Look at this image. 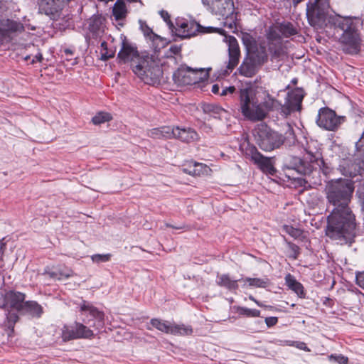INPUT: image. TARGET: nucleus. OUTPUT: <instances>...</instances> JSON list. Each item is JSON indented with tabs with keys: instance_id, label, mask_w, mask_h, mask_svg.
Listing matches in <instances>:
<instances>
[{
	"instance_id": "338daca9",
	"label": "nucleus",
	"mask_w": 364,
	"mask_h": 364,
	"mask_svg": "<svg viewBox=\"0 0 364 364\" xmlns=\"http://www.w3.org/2000/svg\"><path fill=\"white\" fill-rule=\"evenodd\" d=\"M166 227H170V228H174V229H176V230H181V229L183 228V226L176 227V226L171 225L170 224H166Z\"/></svg>"
},
{
	"instance_id": "bf43d9fd",
	"label": "nucleus",
	"mask_w": 364,
	"mask_h": 364,
	"mask_svg": "<svg viewBox=\"0 0 364 364\" xmlns=\"http://www.w3.org/2000/svg\"><path fill=\"white\" fill-rule=\"evenodd\" d=\"M20 28V24L16 22H11L9 25V29L12 31H17Z\"/></svg>"
},
{
	"instance_id": "aec40b11",
	"label": "nucleus",
	"mask_w": 364,
	"mask_h": 364,
	"mask_svg": "<svg viewBox=\"0 0 364 364\" xmlns=\"http://www.w3.org/2000/svg\"><path fill=\"white\" fill-rule=\"evenodd\" d=\"M246 56L251 59L259 67H262L264 63L268 61L269 55L267 50L264 43H259L257 46H254L250 48Z\"/></svg>"
},
{
	"instance_id": "603ef678",
	"label": "nucleus",
	"mask_w": 364,
	"mask_h": 364,
	"mask_svg": "<svg viewBox=\"0 0 364 364\" xmlns=\"http://www.w3.org/2000/svg\"><path fill=\"white\" fill-rule=\"evenodd\" d=\"M278 322V318L276 316L267 317L265 318V323L268 327L275 326Z\"/></svg>"
},
{
	"instance_id": "c9c22d12",
	"label": "nucleus",
	"mask_w": 364,
	"mask_h": 364,
	"mask_svg": "<svg viewBox=\"0 0 364 364\" xmlns=\"http://www.w3.org/2000/svg\"><path fill=\"white\" fill-rule=\"evenodd\" d=\"M112 119L111 114L107 112H100L92 118V122L95 125L110 121Z\"/></svg>"
},
{
	"instance_id": "5fc2aeb1",
	"label": "nucleus",
	"mask_w": 364,
	"mask_h": 364,
	"mask_svg": "<svg viewBox=\"0 0 364 364\" xmlns=\"http://www.w3.org/2000/svg\"><path fill=\"white\" fill-rule=\"evenodd\" d=\"M296 348H298L301 350H303L304 351H306V352L310 351V349L308 348L306 344L304 342H296Z\"/></svg>"
},
{
	"instance_id": "c03bdc74",
	"label": "nucleus",
	"mask_w": 364,
	"mask_h": 364,
	"mask_svg": "<svg viewBox=\"0 0 364 364\" xmlns=\"http://www.w3.org/2000/svg\"><path fill=\"white\" fill-rule=\"evenodd\" d=\"M18 316L16 313L9 312L7 315V327L11 330V332L14 331V324L18 321Z\"/></svg>"
},
{
	"instance_id": "4be33fe9",
	"label": "nucleus",
	"mask_w": 364,
	"mask_h": 364,
	"mask_svg": "<svg viewBox=\"0 0 364 364\" xmlns=\"http://www.w3.org/2000/svg\"><path fill=\"white\" fill-rule=\"evenodd\" d=\"M43 314V307L36 301H25L20 312L21 315H28L35 318H40Z\"/></svg>"
},
{
	"instance_id": "e433bc0d",
	"label": "nucleus",
	"mask_w": 364,
	"mask_h": 364,
	"mask_svg": "<svg viewBox=\"0 0 364 364\" xmlns=\"http://www.w3.org/2000/svg\"><path fill=\"white\" fill-rule=\"evenodd\" d=\"M245 281L249 283L250 286H252V287H260V288H265L269 284V281L268 279H260V278L247 277L245 279Z\"/></svg>"
},
{
	"instance_id": "473e14b6",
	"label": "nucleus",
	"mask_w": 364,
	"mask_h": 364,
	"mask_svg": "<svg viewBox=\"0 0 364 364\" xmlns=\"http://www.w3.org/2000/svg\"><path fill=\"white\" fill-rule=\"evenodd\" d=\"M48 275L50 278L61 279L62 278H69L73 275L71 269L68 268H59L55 271L49 272Z\"/></svg>"
},
{
	"instance_id": "4c0bfd02",
	"label": "nucleus",
	"mask_w": 364,
	"mask_h": 364,
	"mask_svg": "<svg viewBox=\"0 0 364 364\" xmlns=\"http://www.w3.org/2000/svg\"><path fill=\"white\" fill-rule=\"evenodd\" d=\"M279 31H277L275 28L270 27L267 30L266 37L267 40V43L270 42H279L281 41V36H280Z\"/></svg>"
},
{
	"instance_id": "423d86ee",
	"label": "nucleus",
	"mask_w": 364,
	"mask_h": 364,
	"mask_svg": "<svg viewBox=\"0 0 364 364\" xmlns=\"http://www.w3.org/2000/svg\"><path fill=\"white\" fill-rule=\"evenodd\" d=\"M304 150L306 151L305 159L296 158L294 159L295 166L293 168L299 173L308 177L312 176L314 178L319 176L321 170L324 166V161L318 142L314 140L308 141Z\"/></svg>"
},
{
	"instance_id": "a19ab883",
	"label": "nucleus",
	"mask_w": 364,
	"mask_h": 364,
	"mask_svg": "<svg viewBox=\"0 0 364 364\" xmlns=\"http://www.w3.org/2000/svg\"><path fill=\"white\" fill-rule=\"evenodd\" d=\"M112 255L107 254H95L91 256V259L94 263L100 264L107 262L111 259Z\"/></svg>"
},
{
	"instance_id": "c756f323",
	"label": "nucleus",
	"mask_w": 364,
	"mask_h": 364,
	"mask_svg": "<svg viewBox=\"0 0 364 364\" xmlns=\"http://www.w3.org/2000/svg\"><path fill=\"white\" fill-rule=\"evenodd\" d=\"M187 28L184 34H177L178 36L181 38H189L192 36H196L198 31H200V25L194 20H190L188 21Z\"/></svg>"
},
{
	"instance_id": "69168bd1",
	"label": "nucleus",
	"mask_w": 364,
	"mask_h": 364,
	"mask_svg": "<svg viewBox=\"0 0 364 364\" xmlns=\"http://www.w3.org/2000/svg\"><path fill=\"white\" fill-rule=\"evenodd\" d=\"M64 53L66 54V55H73V50L70 48H66L64 50Z\"/></svg>"
},
{
	"instance_id": "5701e85b",
	"label": "nucleus",
	"mask_w": 364,
	"mask_h": 364,
	"mask_svg": "<svg viewBox=\"0 0 364 364\" xmlns=\"http://www.w3.org/2000/svg\"><path fill=\"white\" fill-rule=\"evenodd\" d=\"M238 280L231 279L230 274L218 273L216 277V284L220 287H223L230 291H235L238 289Z\"/></svg>"
},
{
	"instance_id": "58836bf2",
	"label": "nucleus",
	"mask_w": 364,
	"mask_h": 364,
	"mask_svg": "<svg viewBox=\"0 0 364 364\" xmlns=\"http://www.w3.org/2000/svg\"><path fill=\"white\" fill-rule=\"evenodd\" d=\"M237 313L240 315L245 316L247 317H259L260 316V311L259 310L248 309L243 306L237 308Z\"/></svg>"
},
{
	"instance_id": "8fccbe9b",
	"label": "nucleus",
	"mask_w": 364,
	"mask_h": 364,
	"mask_svg": "<svg viewBox=\"0 0 364 364\" xmlns=\"http://www.w3.org/2000/svg\"><path fill=\"white\" fill-rule=\"evenodd\" d=\"M147 135L153 139H162L161 127L148 130Z\"/></svg>"
},
{
	"instance_id": "7ed1b4c3",
	"label": "nucleus",
	"mask_w": 364,
	"mask_h": 364,
	"mask_svg": "<svg viewBox=\"0 0 364 364\" xmlns=\"http://www.w3.org/2000/svg\"><path fill=\"white\" fill-rule=\"evenodd\" d=\"M122 47L117 54L119 63H131L132 71L146 84L160 82L163 72L156 60L149 55H139L136 46L130 43L125 36H121Z\"/></svg>"
},
{
	"instance_id": "6ab92c4d",
	"label": "nucleus",
	"mask_w": 364,
	"mask_h": 364,
	"mask_svg": "<svg viewBox=\"0 0 364 364\" xmlns=\"http://www.w3.org/2000/svg\"><path fill=\"white\" fill-rule=\"evenodd\" d=\"M80 311L84 313L87 316H90L95 321L90 326H93L97 329L102 328L104 325V313L99 311L96 307L92 306L90 303L83 301L80 305Z\"/></svg>"
},
{
	"instance_id": "39448f33",
	"label": "nucleus",
	"mask_w": 364,
	"mask_h": 364,
	"mask_svg": "<svg viewBox=\"0 0 364 364\" xmlns=\"http://www.w3.org/2000/svg\"><path fill=\"white\" fill-rule=\"evenodd\" d=\"M256 143L264 151L279 149L287 143L290 145L295 141V134L291 128L282 134L268 127L266 124H258L254 130Z\"/></svg>"
},
{
	"instance_id": "13d9d810",
	"label": "nucleus",
	"mask_w": 364,
	"mask_h": 364,
	"mask_svg": "<svg viewBox=\"0 0 364 364\" xmlns=\"http://www.w3.org/2000/svg\"><path fill=\"white\" fill-rule=\"evenodd\" d=\"M43 60V55L41 53H38L31 60V64H34L36 62H41Z\"/></svg>"
},
{
	"instance_id": "9b49d317",
	"label": "nucleus",
	"mask_w": 364,
	"mask_h": 364,
	"mask_svg": "<svg viewBox=\"0 0 364 364\" xmlns=\"http://www.w3.org/2000/svg\"><path fill=\"white\" fill-rule=\"evenodd\" d=\"M93 331L82 323L75 322L73 325H65L62 329L61 337L64 342L79 338H91Z\"/></svg>"
},
{
	"instance_id": "7c9ffc66",
	"label": "nucleus",
	"mask_w": 364,
	"mask_h": 364,
	"mask_svg": "<svg viewBox=\"0 0 364 364\" xmlns=\"http://www.w3.org/2000/svg\"><path fill=\"white\" fill-rule=\"evenodd\" d=\"M204 113L210 114L214 118H220L225 109L215 104L205 103L202 105Z\"/></svg>"
},
{
	"instance_id": "c85d7f7f",
	"label": "nucleus",
	"mask_w": 364,
	"mask_h": 364,
	"mask_svg": "<svg viewBox=\"0 0 364 364\" xmlns=\"http://www.w3.org/2000/svg\"><path fill=\"white\" fill-rule=\"evenodd\" d=\"M127 14L126 4L124 0H117L112 9V14L117 21L124 18Z\"/></svg>"
},
{
	"instance_id": "20e7f679",
	"label": "nucleus",
	"mask_w": 364,
	"mask_h": 364,
	"mask_svg": "<svg viewBox=\"0 0 364 364\" xmlns=\"http://www.w3.org/2000/svg\"><path fill=\"white\" fill-rule=\"evenodd\" d=\"M329 23L333 27L334 35L342 51L351 55L358 54L363 43L360 19L352 16H336L330 18Z\"/></svg>"
},
{
	"instance_id": "680f3d73",
	"label": "nucleus",
	"mask_w": 364,
	"mask_h": 364,
	"mask_svg": "<svg viewBox=\"0 0 364 364\" xmlns=\"http://www.w3.org/2000/svg\"><path fill=\"white\" fill-rule=\"evenodd\" d=\"M211 91L214 94H218L219 93V91H220V87L218 84H214L213 86H212V89H211Z\"/></svg>"
},
{
	"instance_id": "052dcab7",
	"label": "nucleus",
	"mask_w": 364,
	"mask_h": 364,
	"mask_svg": "<svg viewBox=\"0 0 364 364\" xmlns=\"http://www.w3.org/2000/svg\"><path fill=\"white\" fill-rule=\"evenodd\" d=\"M114 56V53L108 54V53H105L102 54L101 59L103 60H107L109 58H111Z\"/></svg>"
},
{
	"instance_id": "49530a36",
	"label": "nucleus",
	"mask_w": 364,
	"mask_h": 364,
	"mask_svg": "<svg viewBox=\"0 0 364 364\" xmlns=\"http://www.w3.org/2000/svg\"><path fill=\"white\" fill-rule=\"evenodd\" d=\"M181 51V46L172 45V46H171V47L168 50L167 53H166V56L168 58L176 60L174 55L180 54Z\"/></svg>"
},
{
	"instance_id": "ddd939ff",
	"label": "nucleus",
	"mask_w": 364,
	"mask_h": 364,
	"mask_svg": "<svg viewBox=\"0 0 364 364\" xmlns=\"http://www.w3.org/2000/svg\"><path fill=\"white\" fill-rule=\"evenodd\" d=\"M73 0H41L39 12L48 16L51 20L60 18L64 7Z\"/></svg>"
},
{
	"instance_id": "0e129e2a",
	"label": "nucleus",
	"mask_w": 364,
	"mask_h": 364,
	"mask_svg": "<svg viewBox=\"0 0 364 364\" xmlns=\"http://www.w3.org/2000/svg\"><path fill=\"white\" fill-rule=\"evenodd\" d=\"M228 93H234L236 91V88L234 86H230L228 87H226Z\"/></svg>"
},
{
	"instance_id": "412c9836",
	"label": "nucleus",
	"mask_w": 364,
	"mask_h": 364,
	"mask_svg": "<svg viewBox=\"0 0 364 364\" xmlns=\"http://www.w3.org/2000/svg\"><path fill=\"white\" fill-rule=\"evenodd\" d=\"M259 68L258 65L245 55L240 67L237 68V73L241 76L252 77L258 72Z\"/></svg>"
},
{
	"instance_id": "ea45409f",
	"label": "nucleus",
	"mask_w": 364,
	"mask_h": 364,
	"mask_svg": "<svg viewBox=\"0 0 364 364\" xmlns=\"http://www.w3.org/2000/svg\"><path fill=\"white\" fill-rule=\"evenodd\" d=\"M355 156L360 157L362 160H364V131L358 141L355 143Z\"/></svg>"
},
{
	"instance_id": "774afa93",
	"label": "nucleus",
	"mask_w": 364,
	"mask_h": 364,
	"mask_svg": "<svg viewBox=\"0 0 364 364\" xmlns=\"http://www.w3.org/2000/svg\"><path fill=\"white\" fill-rule=\"evenodd\" d=\"M304 0H293V4L294 6H296L297 4H299V3H301Z\"/></svg>"
},
{
	"instance_id": "4468645a",
	"label": "nucleus",
	"mask_w": 364,
	"mask_h": 364,
	"mask_svg": "<svg viewBox=\"0 0 364 364\" xmlns=\"http://www.w3.org/2000/svg\"><path fill=\"white\" fill-rule=\"evenodd\" d=\"M246 153L263 173L270 176L275 175L277 170L271 158L262 155L255 146H249Z\"/></svg>"
},
{
	"instance_id": "72a5a7b5",
	"label": "nucleus",
	"mask_w": 364,
	"mask_h": 364,
	"mask_svg": "<svg viewBox=\"0 0 364 364\" xmlns=\"http://www.w3.org/2000/svg\"><path fill=\"white\" fill-rule=\"evenodd\" d=\"M141 29L144 36L152 41V46H154V43L158 41H163V38L157 34L154 33L152 29L148 26L146 25L144 27L141 26Z\"/></svg>"
},
{
	"instance_id": "0eeeda50",
	"label": "nucleus",
	"mask_w": 364,
	"mask_h": 364,
	"mask_svg": "<svg viewBox=\"0 0 364 364\" xmlns=\"http://www.w3.org/2000/svg\"><path fill=\"white\" fill-rule=\"evenodd\" d=\"M202 3L213 14L225 17V26L237 28V13L233 0H202Z\"/></svg>"
},
{
	"instance_id": "f257e3e1",
	"label": "nucleus",
	"mask_w": 364,
	"mask_h": 364,
	"mask_svg": "<svg viewBox=\"0 0 364 364\" xmlns=\"http://www.w3.org/2000/svg\"><path fill=\"white\" fill-rule=\"evenodd\" d=\"M355 191L352 179L339 178L327 183L325 193L333 208L327 218L326 235L341 244L350 245L356 237L355 215L350 207Z\"/></svg>"
},
{
	"instance_id": "de8ad7c7",
	"label": "nucleus",
	"mask_w": 364,
	"mask_h": 364,
	"mask_svg": "<svg viewBox=\"0 0 364 364\" xmlns=\"http://www.w3.org/2000/svg\"><path fill=\"white\" fill-rule=\"evenodd\" d=\"M188 20L183 19V18H177L176 19V26H177V31L178 33L177 34H184L186 32V28H187V23Z\"/></svg>"
},
{
	"instance_id": "f3484780",
	"label": "nucleus",
	"mask_w": 364,
	"mask_h": 364,
	"mask_svg": "<svg viewBox=\"0 0 364 364\" xmlns=\"http://www.w3.org/2000/svg\"><path fill=\"white\" fill-rule=\"evenodd\" d=\"M26 295L19 291H9L3 296L2 308L12 309L20 314L25 302Z\"/></svg>"
},
{
	"instance_id": "6e6552de",
	"label": "nucleus",
	"mask_w": 364,
	"mask_h": 364,
	"mask_svg": "<svg viewBox=\"0 0 364 364\" xmlns=\"http://www.w3.org/2000/svg\"><path fill=\"white\" fill-rule=\"evenodd\" d=\"M328 0H309L306 4V16L311 26L321 27L328 12Z\"/></svg>"
},
{
	"instance_id": "79ce46f5",
	"label": "nucleus",
	"mask_w": 364,
	"mask_h": 364,
	"mask_svg": "<svg viewBox=\"0 0 364 364\" xmlns=\"http://www.w3.org/2000/svg\"><path fill=\"white\" fill-rule=\"evenodd\" d=\"M243 44L245 46L247 52L250 50V48L254 46H257L258 43L256 42L255 38L250 34L245 33L242 38Z\"/></svg>"
},
{
	"instance_id": "a878e982",
	"label": "nucleus",
	"mask_w": 364,
	"mask_h": 364,
	"mask_svg": "<svg viewBox=\"0 0 364 364\" xmlns=\"http://www.w3.org/2000/svg\"><path fill=\"white\" fill-rule=\"evenodd\" d=\"M285 283L289 289L294 291L298 295V296L300 298H305L306 294L304 292L303 285L296 281L293 275L291 274H287L285 276Z\"/></svg>"
},
{
	"instance_id": "2eb2a0df",
	"label": "nucleus",
	"mask_w": 364,
	"mask_h": 364,
	"mask_svg": "<svg viewBox=\"0 0 364 364\" xmlns=\"http://www.w3.org/2000/svg\"><path fill=\"white\" fill-rule=\"evenodd\" d=\"M304 94L301 89H296L288 94V97L284 105L280 103L279 107H281L282 112L288 116L291 113L300 111L301 109V103L304 99Z\"/></svg>"
},
{
	"instance_id": "9d476101",
	"label": "nucleus",
	"mask_w": 364,
	"mask_h": 364,
	"mask_svg": "<svg viewBox=\"0 0 364 364\" xmlns=\"http://www.w3.org/2000/svg\"><path fill=\"white\" fill-rule=\"evenodd\" d=\"M150 323L153 327L166 333L175 336H188L193 333V328L191 326L172 323L158 318H152Z\"/></svg>"
},
{
	"instance_id": "b1692460",
	"label": "nucleus",
	"mask_w": 364,
	"mask_h": 364,
	"mask_svg": "<svg viewBox=\"0 0 364 364\" xmlns=\"http://www.w3.org/2000/svg\"><path fill=\"white\" fill-rule=\"evenodd\" d=\"M175 133V139L183 142L189 143L198 139L197 132L191 128L186 129L176 127Z\"/></svg>"
},
{
	"instance_id": "e2e57ef3",
	"label": "nucleus",
	"mask_w": 364,
	"mask_h": 364,
	"mask_svg": "<svg viewBox=\"0 0 364 364\" xmlns=\"http://www.w3.org/2000/svg\"><path fill=\"white\" fill-rule=\"evenodd\" d=\"M249 299L250 300L253 301L257 306H261V307L263 306V305L259 301L256 300L253 296L250 295L249 296Z\"/></svg>"
},
{
	"instance_id": "cd10ccee",
	"label": "nucleus",
	"mask_w": 364,
	"mask_h": 364,
	"mask_svg": "<svg viewBox=\"0 0 364 364\" xmlns=\"http://www.w3.org/2000/svg\"><path fill=\"white\" fill-rule=\"evenodd\" d=\"M267 46L271 55V60H279L284 55V50L282 41L270 42L267 43Z\"/></svg>"
},
{
	"instance_id": "a18cd8bd",
	"label": "nucleus",
	"mask_w": 364,
	"mask_h": 364,
	"mask_svg": "<svg viewBox=\"0 0 364 364\" xmlns=\"http://www.w3.org/2000/svg\"><path fill=\"white\" fill-rule=\"evenodd\" d=\"M328 360L331 362H335L338 364H348V358L346 356H344L342 354L336 355V354H331L328 355Z\"/></svg>"
},
{
	"instance_id": "f8f14e48",
	"label": "nucleus",
	"mask_w": 364,
	"mask_h": 364,
	"mask_svg": "<svg viewBox=\"0 0 364 364\" xmlns=\"http://www.w3.org/2000/svg\"><path fill=\"white\" fill-rule=\"evenodd\" d=\"M316 124L323 129L334 131L341 124V118L330 108L323 107L318 110Z\"/></svg>"
},
{
	"instance_id": "a211bd4d",
	"label": "nucleus",
	"mask_w": 364,
	"mask_h": 364,
	"mask_svg": "<svg viewBox=\"0 0 364 364\" xmlns=\"http://www.w3.org/2000/svg\"><path fill=\"white\" fill-rule=\"evenodd\" d=\"M240 58V49L237 39L233 36L228 38V62L225 70V74L230 73L238 65Z\"/></svg>"
},
{
	"instance_id": "1a4fd4ad",
	"label": "nucleus",
	"mask_w": 364,
	"mask_h": 364,
	"mask_svg": "<svg viewBox=\"0 0 364 364\" xmlns=\"http://www.w3.org/2000/svg\"><path fill=\"white\" fill-rule=\"evenodd\" d=\"M203 69L181 66L173 73V80L178 85H193L203 80Z\"/></svg>"
},
{
	"instance_id": "2f4dec72",
	"label": "nucleus",
	"mask_w": 364,
	"mask_h": 364,
	"mask_svg": "<svg viewBox=\"0 0 364 364\" xmlns=\"http://www.w3.org/2000/svg\"><path fill=\"white\" fill-rule=\"evenodd\" d=\"M283 230L295 240L304 241L306 236L301 229L294 228L291 225H284L282 227Z\"/></svg>"
},
{
	"instance_id": "bb28decb",
	"label": "nucleus",
	"mask_w": 364,
	"mask_h": 364,
	"mask_svg": "<svg viewBox=\"0 0 364 364\" xmlns=\"http://www.w3.org/2000/svg\"><path fill=\"white\" fill-rule=\"evenodd\" d=\"M267 46L271 55V60H279L284 55V50L282 41L270 42L267 43Z\"/></svg>"
},
{
	"instance_id": "dca6fc26",
	"label": "nucleus",
	"mask_w": 364,
	"mask_h": 364,
	"mask_svg": "<svg viewBox=\"0 0 364 364\" xmlns=\"http://www.w3.org/2000/svg\"><path fill=\"white\" fill-rule=\"evenodd\" d=\"M355 159H343L339 164L341 173L346 177L353 178L364 171V160L355 156Z\"/></svg>"
},
{
	"instance_id": "3c124183",
	"label": "nucleus",
	"mask_w": 364,
	"mask_h": 364,
	"mask_svg": "<svg viewBox=\"0 0 364 364\" xmlns=\"http://www.w3.org/2000/svg\"><path fill=\"white\" fill-rule=\"evenodd\" d=\"M287 245L289 248V250L291 251L293 255L292 257L294 259H296L298 255H299V247L298 245H296L294 243H292L291 242H287Z\"/></svg>"
},
{
	"instance_id": "f704fd0d",
	"label": "nucleus",
	"mask_w": 364,
	"mask_h": 364,
	"mask_svg": "<svg viewBox=\"0 0 364 364\" xmlns=\"http://www.w3.org/2000/svg\"><path fill=\"white\" fill-rule=\"evenodd\" d=\"M279 32L284 37H289L296 33V30L291 23H282L279 26Z\"/></svg>"
},
{
	"instance_id": "f03ea898",
	"label": "nucleus",
	"mask_w": 364,
	"mask_h": 364,
	"mask_svg": "<svg viewBox=\"0 0 364 364\" xmlns=\"http://www.w3.org/2000/svg\"><path fill=\"white\" fill-rule=\"evenodd\" d=\"M238 100L239 110L242 115L253 122L264 120L269 112L280 105L279 101L262 86L240 88L238 91Z\"/></svg>"
},
{
	"instance_id": "4d7b16f0",
	"label": "nucleus",
	"mask_w": 364,
	"mask_h": 364,
	"mask_svg": "<svg viewBox=\"0 0 364 364\" xmlns=\"http://www.w3.org/2000/svg\"><path fill=\"white\" fill-rule=\"evenodd\" d=\"M167 26H168V28L170 29L171 33H176L177 32V28L173 25V22L171 21V18L167 21L166 22Z\"/></svg>"
},
{
	"instance_id": "6e6d98bb",
	"label": "nucleus",
	"mask_w": 364,
	"mask_h": 364,
	"mask_svg": "<svg viewBox=\"0 0 364 364\" xmlns=\"http://www.w3.org/2000/svg\"><path fill=\"white\" fill-rule=\"evenodd\" d=\"M159 14L165 22H166L167 21H168L170 19L169 14L168 13V11H166L165 10L160 11Z\"/></svg>"
},
{
	"instance_id": "393cba45",
	"label": "nucleus",
	"mask_w": 364,
	"mask_h": 364,
	"mask_svg": "<svg viewBox=\"0 0 364 364\" xmlns=\"http://www.w3.org/2000/svg\"><path fill=\"white\" fill-rule=\"evenodd\" d=\"M185 173L192 176L208 175L211 169L205 164L191 161L188 168L183 169Z\"/></svg>"
},
{
	"instance_id": "37998d69",
	"label": "nucleus",
	"mask_w": 364,
	"mask_h": 364,
	"mask_svg": "<svg viewBox=\"0 0 364 364\" xmlns=\"http://www.w3.org/2000/svg\"><path fill=\"white\" fill-rule=\"evenodd\" d=\"M175 130L176 127H171L169 126H164L161 127L162 139H171L175 138Z\"/></svg>"
},
{
	"instance_id": "864d4df0",
	"label": "nucleus",
	"mask_w": 364,
	"mask_h": 364,
	"mask_svg": "<svg viewBox=\"0 0 364 364\" xmlns=\"http://www.w3.org/2000/svg\"><path fill=\"white\" fill-rule=\"evenodd\" d=\"M357 284L364 289V271L356 274Z\"/></svg>"
},
{
	"instance_id": "09e8293b",
	"label": "nucleus",
	"mask_w": 364,
	"mask_h": 364,
	"mask_svg": "<svg viewBox=\"0 0 364 364\" xmlns=\"http://www.w3.org/2000/svg\"><path fill=\"white\" fill-rule=\"evenodd\" d=\"M223 30L222 28L212 27V26L205 27V26H202L201 25H200V31H198V33H218L221 34V33H223Z\"/></svg>"
}]
</instances>
